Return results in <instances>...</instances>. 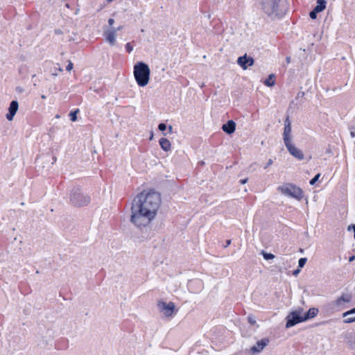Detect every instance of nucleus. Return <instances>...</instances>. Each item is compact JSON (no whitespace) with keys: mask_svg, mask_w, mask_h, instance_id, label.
<instances>
[{"mask_svg":"<svg viewBox=\"0 0 355 355\" xmlns=\"http://www.w3.org/2000/svg\"><path fill=\"white\" fill-rule=\"evenodd\" d=\"M161 204L160 194L154 191H143L133 199L130 221L138 227H146L155 218Z\"/></svg>","mask_w":355,"mask_h":355,"instance_id":"f257e3e1","label":"nucleus"},{"mask_svg":"<svg viewBox=\"0 0 355 355\" xmlns=\"http://www.w3.org/2000/svg\"><path fill=\"white\" fill-rule=\"evenodd\" d=\"M134 77L139 86L145 87L149 83L150 69L147 64L138 62L134 66Z\"/></svg>","mask_w":355,"mask_h":355,"instance_id":"f03ea898","label":"nucleus"},{"mask_svg":"<svg viewBox=\"0 0 355 355\" xmlns=\"http://www.w3.org/2000/svg\"><path fill=\"white\" fill-rule=\"evenodd\" d=\"M260 3L263 12L272 19L283 15L279 0H261Z\"/></svg>","mask_w":355,"mask_h":355,"instance_id":"7ed1b4c3","label":"nucleus"},{"mask_svg":"<svg viewBox=\"0 0 355 355\" xmlns=\"http://www.w3.org/2000/svg\"><path fill=\"white\" fill-rule=\"evenodd\" d=\"M90 197L83 193L78 187H73L70 191L69 201L74 206H85L90 202Z\"/></svg>","mask_w":355,"mask_h":355,"instance_id":"20e7f679","label":"nucleus"},{"mask_svg":"<svg viewBox=\"0 0 355 355\" xmlns=\"http://www.w3.org/2000/svg\"><path fill=\"white\" fill-rule=\"evenodd\" d=\"M277 190L285 196L292 197L297 200H301L302 198L303 195L302 189L293 184L287 183L280 185L277 187Z\"/></svg>","mask_w":355,"mask_h":355,"instance_id":"39448f33","label":"nucleus"},{"mask_svg":"<svg viewBox=\"0 0 355 355\" xmlns=\"http://www.w3.org/2000/svg\"><path fill=\"white\" fill-rule=\"evenodd\" d=\"M286 327L290 328L295 324L304 322L303 315V309L299 307L295 311H291L286 317Z\"/></svg>","mask_w":355,"mask_h":355,"instance_id":"423d86ee","label":"nucleus"},{"mask_svg":"<svg viewBox=\"0 0 355 355\" xmlns=\"http://www.w3.org/2000/svg\"><path fill=\"white\" fill-rule=\"evenodd\" d=\"M157 306L165 316L171 317L173 315L175 309V304L173 302H170L167 304L164 302L160 301L158 302Z\"/></svg>","mask_w":355,"mask_h":355,"instance_id":"0eeeda50","label":"nucleus"},{"mask_svg":"<svg viewBox=\"0 0 355 355\" xmlns=\"http://www.w3.org/2000/svg\"><path fill=\"white\" fill-rule=\"evenodd\" d=\"M291 131V122L289 119V116H287L284 121V128L283 132L284 144H287L288 142L292 141Z\"/></svg>","mask_w":355,"mask_h":355,"instance_id":"6e6552de","label":"nucleus"},{"mask_svg":"<svg viewBox=\"0 0 355 355\" xmlns=\"http://www.w3.org/2000/svg\"><path fill=\"white\" fill-rule=\"evenodd\" d=\"M288 151L289 153L297 159L298 160H302L304 158V155L303 152L297 148L293 143L292 141L288 142L287 144H285Z\"/></svg>","mask_w":355,"mask_h":355,"instance_id":"1a4fd4ad","label":"nucleus"},{"mask_svg":"<svg viewBox=\"0 0 355 355\" xmlns=\"http://www.w3.org/2000/svg\"><path fill=\"white\" fill-rule=\"evenodd\" d=\"M270 340L267 338H263L256 343L254 345L250 347L251 354H259L269 344Z\"/></svg>","mask_w":355,"mask_h":355,"instance_id":"9d476101","label":"nucleus"},{"mask_svg":"<svg viewBox=\"0 0 355 355\" xmlns=\"http://www.w3.org/2000/svg\"><path fill=\"white\" fill-rule=\"evenodd\" d=\"M254 62V59L252 57L248 56L247 54L240 56L237 59V64L244 70L247 69L248 67L252 66Z\"/></svg>","mask_w":355,"mask_h":355,"instance_id":"9b49d317","label":"nucleus"},{"mask_svg":"<svg viewBox=\"0 0 355 355\" xmlns=\"http://www.w3.org/2000/svg\"><path fill=\"white\" fill-rule=\"evenodd\" d=\"M104 36L105 37V40L109 44L112 46L114 45L116 43V29L113 28L110 30H105Z\"/></svg>","mask_w":355,"mask_h":355,"instance_id":"f8f14e48","label":"nucleus"},{"mask_svg":"<svg viewBox=\"0 0 355 355\" xmlns=\"http://www.w3.org/2000/svg\"><path fill=\"white\" fill-rule=\"evenodd\" d=\"M19 108V103L17 101H12L9 108H8V112L6 114V119L8 121H12L17 113Z\"/></svg>","mask_w":355,"mask_h":355,"instance_id":"ddd939ff","label":"nucleus"},{"mask_svg":"<svg viewBox=\"0 0 355 355\" xmlns=\"http://www.w3.org/2000/svg\"><path fill=\"white\" fill-rule=\"evenodd\" d=\"M236 129V123L234 121L230 120L222 126V130L228 135L232 134Z\"/></svg>","mask_w":355,"mask_h":355,"instance_id":"4468645a","label":"nucleus"},{"mask_svg":"<svg viewBox=\"0 0 355 355\" xmlns=\"http://www.w3.org/2000/svg\"><path fill=\"white\" fill-rule=\"evenodd\" d=\"M318 309L317 308H310L306 313H303L304 320L305 321L315 317L318 313Z\"/></svg>","mask_w":355,"mask_h":355,"instance_id":"2eb2a0df","label":"nucleus"},{"mask_svg":"<svg viewBox=\"0 0 355 355\" xmlns=\"http://www.w3.org/2000/svg\"><path fill=\"white\" fill-rule=\"evenodd\" d=\"M159 145L164 151H168L171 149V142L166 138H161L159 139Z\"/></svg>","mask_w":355,"mask_h":355,"instance_id":"dca6fc26","label":"nucleus"},{"mask_svg":"<svg viewBox=\"0 0 355 355\" xmlns=\"http://www.w3.org/2000/svg\"><path fill=\"white\" fill-rule=\"evenodd\" d=\"M326 5L327 1L325 0H318L317 5L313 9L315 11L320 12L326 8Z\"/></svg>","mask_w":355,"mask_h":355,"instance_id":"f3484780","label":"nucleus"},{"mask_svg":"<svg viewBox=\"0 0 355 355\" xmlns=\"http://www.w3.org/2000/svg\"><path fill=\"white\" fill-rule=\"evenodd\" d=\"M351 300V296L349 295H343L337 300V304L341 305L344 302H349Z\"/></svg>","mask_w":355,"mask_h":355,"instance_id":"a211bd4d","label":"nucleus"},{"mask_svg":"<svg viewBox=\"0 0 355 355\" xmlns=\"http://www.w3.org/2000/svg\"><path fill=\"white\" fill-rule=\"evenodd\" d=\"M275 74H270L268 78L264 81V84L268 87H272L275 85Z\"/></svg>","mask_w":355,"mask_h":355,"instance_id":"6ab92c4d","label":"nucleus"},{"mask_svg":"<svg viewBox=\"0 0 355 355\" xmlns=\"http://www.w3.org/2000/svg\"><path fill=\"white\" fill-rule=\"evenodd\" d=\"M353 317H355V307L343 313V318H344V320L347 318Z\"/></svg>","mask_w":355,"mask_h":355,"instance_id":"aec40b11","label":"nucleus"},{"mask_svg":"<svg viewBox=\"0 0 355 355\" xmlns=\"http://www.w3.org/2000/svg\"><path fill=\"white\" fill-rule=\"evenodd\" d=\"M261 254L266 260H270L275 258V255L271 253H267L265 251H262Z\"/></svg>","mask_w":355,"mask_h":355,"instance_id":"412c9836","label":"nucleus"},{"mask_svg":"<svg viewBox=\"0 0 355 355\" xmlns=\"http://www.w3.org/2000/svg\"><path fill=\"white\" fill-rule=\"evenodd\" d=\"M79 112L78 110H76L73 112H71L69 114L70 119L72 121H76L77 120V113Z\"/></svg>","mask_w":355,"mask_h":355,"instance_id":"4be33fe9","label":"nucleus"},{"mask_svg":"<svg viewBox=\"0 0 355 355\" xmlns=\"http://www.w3.org/2000/svg\"><path fill=\"white\" fill-rule=\"evenodd\" d=\"M307 261V259L306 258H300L298 261V267L300 268H302L304 266V265L306 264Z\"/></svg>","mask_w":355,"mask_h":355,"instance_id":"5701e85b","label":"nucleus"},{"mask_svg":"<svg viewBox=\"0 0 355 355\" xmlns=\"http://www.w3.org/2000/svg\"><path fill=\"white\" fill-rule=\"evenodd\" d=\"M320 177V173H318L317 175H315L314 178H313L309 183L311 185H313L315 184V182L318 180L319 178Z\"/></svg>","mask_w":355,"mask_h":355,"instance_id":"b1692460","label":"nucleus"},{"mask_svg":"<svg viewBox=\"0 0 355 355\" xmlns=\"http://www.w3.org/2000/svg\"><path fill=\"white\" fill-rule=\"evenodd\" d=\"M318 13H319V12L315 11V10L313 9L312 11L310 12L309 16L311 19H315L317 18Z\"/></svg>","mask_w":355,"mask_h":355,"instance_id":"393cba45","label":"nucleus"},{"mask_svg":"<svg viewBox=\"0 0 355 355\" xmlns=\"http://www.w3.org/2000/svg\"><path fill=\"white\" fill-rule=\"evenodd\" d=\"M248 320L251 324H254L256 323L255 318L253 315H248Z\"/></svg>","mask_w":355,"mask_h":355,"instance_id":"a878e982","label":"nucleus"},{"mask_svg":"<svg viewBox=\"0 0 355 355\" xmlns=\"http://www.w3.org/2000/svg\"><path fill=\"white\" fill-rule=\"evenodd\" d=\"M125 49L128 53L132 52L133 47L130 42H128L125 44Z\"/></svg>","mask_w":355,"mask_h":355,"instance_id":"bb28decb","label":"nucleus"},{"mask_svg":"<svg viewBox=\"0 0 355 355\" xmlns=\"http://www.w3.org/2000/svg\"><path fill=\"white\" fill-rule=\"evenodd\" d=\"M166 128H167L166 125L165 123H159V125H158V129L160 131L166 130Z\"/></svg>","mask_w":355,"mask_h":355,"instance_id":"cd10ccee","label":"nucleus"},{"mask_svg":"<svg viewBox=\"0 0 355 355\" xmlns=\"http://www.w3.org/2000/svg\"><path fill=\"white\" fill-rule=\"evenodd\" d=\"M343 322L345 323H351L355 322V317L347 318L345 320H343Z\"/></svg>","mask_w":355,"mask_h":355,"instance_id":"c85d7f7f","label":"nucleus"},{"mask_svg":"<svg viewBox=\"0 0 355 355\" xmlns=\"http://www.w3.org/2000/svg\"><path fill=\"white\" fill-rule=\"evenodd\" d=\"M273 163V161L272 159H269L268 160V162L267 164H266V166H264V168H267L269 166L272 165Z\"/></svg>","mask_w":355,"mask_h":355,"instance_id":"c756f323","label":"nucleus"},{"mask_svg":"<svg viewBox=\"0 0 355 355\" xmlns=\"http://www.w3.org/2000/svg\"><path fill=\"white\" fill-rule=\"evenodd\" d=\"M66 69L69 71H71L73 69V64L71 62H69Z\"/></svg>","mask_w":355,"mask_h":355,"instance_id":"7c9ffc66","label":"nucleus"},{"mask_svg":"<svg viewBox=\"0 0 355 355\" xmlns=\"http://www.w3.org/2000/svg\"><path fill=\"white\" fill-rule=\"evenodd\" d=\"M352 228L353 229L354 232V239H355V224L352 225H349L348 227H347V230L349 231V230H351Z\"/></svg>","mask_w":355,"mask_h":355,"instance_id":"2f4dec72","label":"nucleus"},{"mask_svg":"<svg viewBox=\"0 0 355 355\" xmlns=\"http://www.w3.org/2000/svg\"><path fill=\"white\" fill-rule=\"evenodd\" d=\"M114 23V19L112 18H110L108 19V24L110 26H112Z\"/></svg>","mask_w":355,"mask_h":355,"instance_id":"473e14b6","label":"nucleus"},{"mask_svg":"<svg viewBox=\"0 0 355 355\" xmlns=\"http://www.w3.org/2000/svg\"><path fill=\"white\" fill-rule=\"evenodd\" d=\"M300 272V268H299L298 269H296L293 271V275H297L299 274V272Z\"/></svg>","mask_w":355,"mask_h":355,"instance_id":"72a5a7b5","label":"nucleus"},{"mask_svg":"<svg viewBox=\"0 0 355 355\" xmlns=\"http://www.w3.org/2000/svg\"><path fill=\"white\" fill-rule=\"evenodd\" d=\"M16 90H17V92H18L19 93L23 92V89L21 87H17L16 88Z\"/></svg>","mask_w":355,"mask_h":355,"instance_id":"f704fd0d","label":"nucleus"},{"mask_svg":"<svg viewBox=\"0 0 355 355\" xmlns=\"http://www.w3.org/2000/svg\"><path fill=\"white\" fill-rule=\"evenodd\" d=\"M247 181H248V179H247V178H246V179H243V180H240V182H241V183L242 184H245V183L247 182Z\"/></svg>","mask_w":355,"mask_h":355,"instance_id":"c9c22d12","label":"nucleus"},{"mask_svg":"<svg viewBox=\"0 0 355 355\" xmlns=\"http://www.w3.org/2000/svg\"><path fill=\"white\" fill-rule=\"evenodd\" d=\"M354 259H355V256H352V257H349V262H352V261H353Z\"/></svg>","mask_w":355,"mask_h":355,"instance_id":"e433bc0d","label":"nucleus"},{"mask_svg":"<svg viewBox=\"0 0 355 355\" xmlns=\"http://www.w3.org/2000/svg\"><path fill=\"white\" fill-rule=\"evenodd\" d=\"M231 243V240H227L226 241V245H225V248L227 247L229 245H230Z\"/></svg>","mask_w":355,"mask_h":355,"instance_id":"4c0bfd02","label":"nucleus"},{"mask_svg":"<svg viewBox=\"0 0 355 355\" xmlns=\"http://www.w3.org/2000/svg\"><path fill=\"white\" fill-rule=\"evenodd\" d=\"M286 62L287 64L290 63L291 62V58L290 57H286Z\"/></svg>","mask_w":355,"mask_h":355,"instance_id":"58836bf2","label":"nucleus"},{"mask_svg":"<svg viewBox=\"0 0 355 355\" xmlns=\"http://www.w3.org/2000/svg\"><path fill=\"white\" fill-rule=\"evenodd\" d=\"M350 135H351V137H355V132H352H352H350Z\"/></svg>","mask_w":355,"mask_h":355,"instance_id":"ea45409f","label":"nucleus"},{"mask_svg":"<svg viewBox=\"0 0 355 355\" xmlns=\"http://www.w3.org/2000/svg\"><path fill=\"white\" fill-rule=\"evenodd\" d=\"M122 28H123V26H119V27H118L117 28H116V32H117L118 31H121Z\"/></svg>","mask_w":355,"mask_h":355,"instance_id":"a19ab883","label":"nucleus"},{"mask_svg":"<svg viewBox=\"0 0 355 355\" xmlns=\"http://www.w3.org/2000/svg\"><path fill=\"white\" fill-rule=\"evenodd\" d=\"M168 130H169V132H172V131H173V128H172V126H171V125H170V126L168 127Z\"/></svg>","mask_w":355,"mask_h":355,"instance_id":"79ce46f5","label":"nucleus"},{"mask_svg":"<svg viewBox=\"0 0 355 355\" xmlns=\"http://www.w3.org/2000/svg\"><path fill=\"white\" fill-rule=\"evenodd\" d=\"M41 98H42V99H46V96L45 95L42 94V95L41 96Z\"/></svg>","mask_w":355,"mask_h":355,"instance_id":"37998d69","label":"nucleus"},{"mask_svg":"<svg viewBox=\"0 0 355 355\" xmlns=\"http://www.w3.org/2000/svg\"><path fill=\"white\" fill-rule=\"evenodd\" d=\"M107 2H111L112 0H107Z\"/></svg>","mask_w":355,"mask_h":355,"instance_id":"c03bdc74","label":"nucleus"}]
</instances>
